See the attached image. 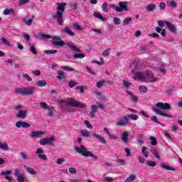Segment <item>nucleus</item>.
Returning a JSON list of instances; mask_svg holds the SVG:
<instances>
[{"instance_id":"nucleus-16","label":"nucleus","mask_w":182,"mask_h":182,"mask_svg":"<svg viewBox=\"0 0 182 182\" xmlns=\"http://www.w3.org/2000/svg\"><path fill=\"white\" fill-rule=\"evenodd\" d=\"M61 32H63L65 35H68L69 36H75V33L69 27H65V28L61 29Z\"/></svg>"},{"instance_id":"nucleus-30","label":"nucleus","mask_w":182,"mask_h":182,"mask_svg":"<svg viewBox=\"0 0 182 182\" xmlns=\"http://www.w3.org/2000/svg\"><path fill=\"white\" fill-rule=\"evenodd\" d=\"M94 16H95V18H97L98 19H100V21H102L103 22H105V21H106V18H105V17H103V16H102V14H100V13L98 12H94Z\"/></svg>"},{"instance_id":"nucleus-52","label":"nucleus","mask_w":182,"mask_h":182,"mask_svg":"<svg viewBox=\"0 0 182 182\" xmlns=\"http://www.w3.org/2000/svg\"><path fill=\"white\" fill-rule=\"evenodd\" d=\"M62 69L66 70L67 72H75V69L69 68L68 66H62Z\"/></svg>"},{"instance_id":"nucleus-1","label":"nucleus","mask_w":182,"mask_h":182,"mask_svg":"<svg viewBox=\"0 0 182 182\" xmlns=\"http://www.w3.org/2000/svg\"><path fill=\"white\" fill-rule=\"evenodd\" d=\"M133 79L134 80H143V82H146V83H153L157 81V78L153 76L151 71L136 72Z\"/></svg>"},{"instance_id":"nucleus-29","label":"nucleus","mask_w":182,"mask_h":182,"mask_svg":"<svg viewBox=\"0 0 182 182\" xmlns=\"http://www.w3.org/2000/svg\"><path fill=\"white\" fill-rule=\"evenodd\" d=\"M126 92L130 96L133 102H137V100H139V98L136 96H134V95L132 92L129 90H127Z\"/></svg>"},{"instance_id":"nucleus-10","label":"nucleus","mask_w":182,"mask_h":182,"mask_svg":"<svg viewBox=\"0 0 182 182\" xmlns=\"http://www.w3.org/2000/svg\"><path fill=\"white\" fill-rule=\"evenodd\" d=\"M43 153H44L43 149L41 148H38L36 150V154H38V159H41V160H44V161H48V156L43 154Z\"/></svg>"},{"instance_id":"nucleus-2","label":"nucleus","mask_w":182,"mask_h":182,"mask_svg":"<svg viewBox=\"0 0 182 182\" xmlns=\"http://www.w3.org/2000/svg\"><path fill=\"white\" fill-rule=\"evenodd\" d=\"M56 5L57 13L54 16V19H56L59 25H63V12L65 11L67 4L65 2L56 3Z\"/></svg>"},{"instance_id":"nucleus-9","label":"nucleus","mask_w":182,"mask_h":182,"mask_svg":"<svg viewBox=\"0 0 182 182\" xmlns=\"http://www.w3.org/2000/svg\"><path fill=\"white\" fill-rule=\"evenodd\" d=\"M55 143V137L52 136L50 138H45L40 141V144L41 146H46L48 144L49 146H53Z\"/></svg>"},{"instance_id":"nucleus-45","label":"nucleus","mask_w":182,"mask_h":182,"mask_svg":"<svg viewBox=\"0 0 182 182\" xmlns=\"http://www.w3.org/2000/svg\"><path fill=\"white\" fill-rule=\"evenodd\" d=\"M78 83L77 82H75V81H73V80H70L69 82H68V86L70 87V88H73L75 87V86H77Z\"/></svg>"},{"instance_id":"nucleus-5","label":"nucleus","mask_w":182,"mask_h":182,"mask_svg":"<svg viewBox=\"0 0 182 182\" xmlns=\"http://www.w3.org/2000/svg\"><path fill=\"white\" fill-rule=\"evenodd\" d=\"M35 90V87H17L15 89L14 92L16 95H21V96H31L33 95V91Z\"/></svg>"},{"instance_id":"nucleus-49","label":"nucleus","mask_w":182,"mask_h":182,"mask_svg":"<svg viewBox=\"0 0 182 182\" xmlns=\"http://www.w3.org/2000/svg\"><path fill=\"white\" fill-rule=\"evenodd\" d=\"M22 37L24 38V39L26 41H27V42H29V41H31V36H29L28 33H22Z\"/></svg>"},{"instance_id":"nucleus-23","label":"nucleus","mask_w":182,"mask_h":182,"mask_svg":"<svg viewBox=\"0 0 182 182\" xmlns=\"http://www.w3.org/2000/svg\"><path fill=\"white\" fill-rule=\"evenodd\" d=\"M161 168H164V170H168L170 171H176V168L173 167L169 166L166 164H161Z\"/></svg>"},{"instance_id":"nucleus-28","label":"nucleus","mask_w":182,"mask_h":182,"mask_svg":"<svg viewBox=\"0 0 182 182\" xmlns=\"http://www.w3.org/2000/svg\"><path fill=\"white\" fill-rule=\"evenodd\" d=\"M46 85H48V82L45 80H40L36 82V85L40 87H43V86H46Z\"/></svg>"},{"instance_id":"nucleus-24","label":"nucleus","mask_w":182,"mask_h":182,"mask_svg":"<svg viewBox=\"0 0 182 182\" xmlns=\"http://www.w3.org/2000/svg\"><path fill=\"white\" fill-rule=\"evenodd\" d=\"M121 139H122V141H124V143H128V141H129V132H123Z\"/></svg>"},{"instance_id":"nucleus-43","label":"nucleus","mask_w":182,"mask_h":182,"mask_svg":"<svg viewBox=\"0 0 182 182\" xmlns=\"http://www.w3.org/2000/svg\"><path fill=\"white\" fill-rule=\"evenodd\" d=\"M105 83V80H100L96 83V86L97 87H98V89H100L102 88V87L104 86Z\"/></svg>"},{"instance_id":"nucleus-54","label":"nucleus","mask_w":182,"mask_h":182,"mask_svg":"<svg viewBox=\"0 0 182 182\" xmlns=\"http://www.w3.org/2000/svg\"><path fill=\"white\" fill-rule=\"evenodd\" d=\"M95 95H96L97 96H99L100 97V100H105V96H103V95L102 94V92H94Z\"/></svg>"},{"instance_id":"nucleus-64","label":"nucleus","mask_w":182,"mask_h":182,"mask_svg":"<svg viewBox=\"0 0 182 182\" xmlns=\"http://www.w3.org/2000/svg\"><path fill=\"white\" fill-rule=\"evenodd\" d=\"M21 159H23V160H28V155H26L25 152H21Z\"/></svg>"},{"instance_id":"nucleus-17","label":"nucleus","mask_w":182,"mask_h":182,"mask_svg":"<svg viewBox=\"0 0 182 182\" xmlns=\"http://www.w3.org/2000/svg\"><path fill=\"white\" fill-rule=\"evenodd\" d=\"M127 123H129V117H125L123 119H121L117 123V126H126V124H127Z\"/></svg>"},{"instance_id":"nucleus-6","label":"nucleus","mask_w":182,"mask_h":182,"mask_svg":"<svg viewBox=\"0 0 182 182\" xmlns=\"http://www.w3.org/2000/svg\"><path fill=\"white\" fill-rule=\"evenodd\" d=\"M119 7H116V5L112 4L111 5V8L113 9H116L117 12H123V11H125V12H127L130 11V9L127 7V1H122L119 2Z\"/></svg>"},{"instance_id":"nucleus-42","label":"nucleus","mask_w":182,"mask_h":182,"mask_svg":"<svg viewBox=\"0 0 182 182\" xmlns=\"http://www.w3.org/2000/svg\"><path fill=\"white\" fill-rule=\"evenodd\" d=\"M146 164L149 166V167H156L157 166V163L152 161H146Z\"/></svg>"},{"instance_id":"nucleus-56","label":"nucleus","mask_w":182,"mask_h":182,"mask_svg":"<svg viewBox=\"0 0 182 182\" xmlns=\"http://www.w3.org/2000/svg\"><path fill=\"white\" fill-rule=\"evenodd\" d=\"M159 8H160L161 11H164L166 9V3L161 2L159 4Z\"/></svg>"},{"instance_id":"nucleus-58","label":"nucleus","mask_w":182,"mask_h":182,"mask_svg":"<svg viewBox=\"0 0 182 182\" xmlns=\"http://www.w3.org/2000/svg\"><path fill=\"white\" fill-rule=\"evenodd\" d=\"M79 7V4L77 3H74L70 4V8H72V9H74L75 11V9H77V8Z\"/></svg>"},{"instance_id":"nucleus-11","label":"nucleus","mask_w":182,"mask_h":182,"mask_svg":"<svg viewBox=\"0 0 182 182\" xmlns=\"http://www.w3.org/2000/svg\"><path fill=\"white\" fill-rule=\"evenodd\" d=\"M14 176L17 178L18 182H25V176L21 174L19 169H16V172Z\"/></svg>"},{"instance_id":"nucleus-57","label":"nucleus","mask_w":182,"mask_h":182,"mask_svg":"<svg viewBox=\"0 0 182 182\" xmlns=\"http://www.w3.org/2000/svg\"><path fill=\"white\" fill-rule=\"evenodd\" d=\"M23 77L26 79L28 82H32V77H31L28 74H23Z\"/></svg>"},{"instance_id":"nucleus-44","label":"nucleus","mask_w":182,"mask_h":182,"mask_svg":"<svg viewBox=\"0 0 182 182\" xmlns=\"http://www.w3.org/2000/svg\"><path fill=\"white\" fill-rule=\"evenodd\" d=\"M151 146H157V139L154 136H150Z\"/></svg>"},{"instance_id":"nucleus-12","label":"nucleus","mask_w":182,"mask_h":182,"mask_svg":"<svg viewBox=\"0 0 182 182\" xmlns=\"http://www.w3.org/2000/svg\"><path fill=\"white\" fill-rule=\"evenodd\" d=\"M152 110L156 114H159V116H163L164 117H168V119H171V115H170L166 112H163V111H161L160 109H159L156 107H152Z\"/></svg>"},{"instance_id":"nucleus-19","label":"nucleus","mask_w":182,"mask_h":182,"mask_svg":"<svg viewBox=\"0 0 182 182\" xmlns=\"http://www.w3.org/2000/svg\"><path fill=\"white\" fill-rule=\"evenodd\" d=\"M92 137H95V139H98L99 141L102 143V144H106V139H105V138L103 136H102V135H99L96 133H93V134H92Z\"/></svg>"},{"instance_id":"nucleus-51","label":"nucleus","mask_w":182,"mask_h":182,"mask_svg":"<svg viewBox=\"0 0 182 182\" xmlns=\"http://www.w3.org/2000/svg\"><path fill=\"white\" fill-rule=\"evenodd\" d=\"M101 8L104 12H109V9L107 8V3H104Z\"/></svg>"},{"instance_id":"nucleus-41","label":"nucleus","mask_w":182,"mask_h":182,"mask_svg":"<svg viewBox=\"0 0 182 182\" xmlns=\"http://www.w3.org/2000/svg\"><path fill=\"white\" fill-rule=\"evenodd\" d=\"M168 6H170V8H177V3H176V1L172 0L168 2Z\"/></svg>"},{"instance_id":"nucleus-14","label":"nucleus","mask_w":182,"mask_h":182,"mask_svg":"<svg viewBox=\"0 0 182 182\" xmlns=\"http://www.w3.org/2000/svg\"><path fill=\"white\" fill-rule=\"evenodd\" d=\"M16 127H18V128L23 127V129H28V127H31V124L26 122L19 121L16 123Z\"/></svg>"},{"instance_id":"nucleus-15","label":"nucleus","mask_w":182,"mask_h":182,"mask_svg":"<svg viewBox=\"0 0 182 182\" xmlns=\"http://www.w3.org/2000/svg\"><path fill=\"white\" fill-rule=\"evenodd\" d=\"M165 23L168 29L170 30L172 33H177V28L174 24L171 23L170 21H166Z\"/></svg>"},{"instance_id":"nucleus-53","label":"nucleus","mask_w":182,"mask_h":182,"mask_svg":"<svg viewBox=\"0 0 182 182\" xmlns=\"http://www.w3.org/2000/svg\"><path fill=\"white\" fill-rule=\"evenodd\" d=\"M121 23H122V21L119 18H117V17L114 18V25H120Z\"/></svg>"},{"instance_id":"nucleus-50","label":"nucleus","mask_w":182,"mask_h":182,"mask_svg":"<svg viewBox=\"0 0 182 182\" xmlns=\"http://www.w3.org/2000/svg\"><path fill=\"white\" fill-rule=\"evenodd\" d=\"M75 90H80V93H85V86L80 85L75 87Z\"/></svg>"},{"instance_id":"nucleus-4","label":"nucleus","mask_w":182,"mask_h":182,"mask_svg":"<svg viewBox=\"0 0 182 182\" xmlns=\"http://www.w3.org/2000/svg\"><path fill=\"white\" fill-rule=\"evenodd\" d=\"M76 153H78V154H82L84 157H92V159H95V160H97L98 157L93 154V153L87 151V149L85 148L84 145H80V147L75 146L74 147Z\"/></svg>"},{"instance_id":"nucleus-21","label":"nucleus","mask_w":182,"mask_h":182,"mask_svg":"<svg viewBox=\"0 0 182 182\" xmlns=\"http://www.w3.org/2000/svg\"><path fill=\"white\" fill-rule=\"evenodd\" d=\"M43 134V132L41 131H33L31 133V137L35 139V137H41V135Z\"/></svg>"},{"instance_id":"nucleus-26","label":"nucleus","mask_w":182,"mask_h":182,"mask_svg":"<svg viewBox=\"0 0 182 182\" xmlns=\"http://www.w3.org/2000/svg\"><path fill=\"white\" fill-rule=\"evenodd\" d=\"M0 149L1 150H5L6 151H8V150H9V146H8V144H6V142L1 143L0 141Z\"/></svg>"},{"instance_id":"nucleus-36","label":"nucleus","mask_w":182,"mask_h":182,"mask_svg":"<svg viewBox=\"0 0 182 182\" xmlns=\"http://www.w3.org/2000/svg\"><path fill=\"white\" fill-rule=\"evenodd\" d=\"M128 119H131V120H138L139 119V115L134 114H130L128 115Z\"/></svg>"},{"instance_id":"nucleus-34","label":"nucleus","mask_w":182,"mask_h":182,"mask_svg":"<svg viewBox=\"0 0 182 182\" xmlns=\"http://www.w3.org/2000/svg\"><path fill=\"white\" fill-rule=\"evenodd\" d=\"M132 21V17H127L123 21V25L124 26H126L127 25L130 24V22Z\"/></svg>"},{"instance_id":"nucleus-18","label":"nucleus","mask_w":182,"mask_h":182,"mask_svg":"<svg viewBox=\"0 0 182 182\" xmlns=\"http://www.w3.org/2000/svg\"><path fill=\"white\" fill-rule=\"evenodd\" d=\"M67 45L71 50H73V52H77L78 53H80V52H82V50H80V49L77 46H73V43H67Z\"/></svg>"},{"instance_id":"nucleus-39","label":"nucleus","mask_w":182,"mask_h":182,"mask_svg":"<svg viewBox=\"0 0 182 182\" xmlns=\"http://www.w3.org/2000/svg\"><path fill=\"white\" fill-rule=\"evenodd\" d=\"M122 85H124L125 89H129L132 86V83L127 82L126 80H122Z\"/></svg>"},{"instance_id":"nucleus-40","label":"nucleus","mask_w":182,"mask_h":182,"mask_svg":"<svg viewBox=\"0 0 182 182\" xmlns=\"http://www.w3.org/2000/svg\"><path fill=\"white\" fill-rule=\"evenodd\" d=\"M74 59H83L85 58V54L83 53H77L73 55Z\"/></svg>"},{"instance_id":"nucleus-20","label":"nucleus","mask_w":182,"mask_h":182,"mask_svg":"<svg viewBox=\"0 0 182 182\" xmlns=\"http://www.w3.org/2000/svg\"><path fill=\"white\" fill-rule=\"evenodd\" d=\"M16 117H18L19 119H26V111L19 109L18 114H16Z\"/></svg>"},{"instance_id":"nucleus-38","label":"nucleus","mask_w":182,"mask_h":182,"mask_svg":"<svg viewBox=\"0 0 182 182\" xmlns=\"http://www.w3.org/2000/svg\"><path fill=\"white\" fill-rule=\"evenodd\" d=\"M136 180V175L131 174L126 180V182H133Z\"/></svg>"},{"instance_id":"nucleus-47","label":"nucleus","mask_w":182,"mask_h":182,"mask_svg":"<svg viewBox=\"0 0 182 182\" xmlns=\"http://www.w3.org/2000/svg\"><path fill=\"white\" fill-rule=\"evenodd\" d=\"M40 106L41 107H42V109H44L45 110H48V109L50 107V106L49 107L46 102H41Z\"/></svg>"},{"instance_id":"nucleus-33","label":"nucleus","mask_w":182,"mask_h":182,"mask_svg":"<svg viewBox=\"0 0 182 182\" xmlns=\"http://www.w3.org/2000/svg\"><path fill=\"white\" fill-rule=\"evenodd\" d=\"M44 53L46 55H53L58 53V50H45Z\"/></svg>"},{"instance_id":"nucleus-62","label":"nucleus","mask_w":182,"mask_h":182,"mask_svg":"<svg viewBox=\"0 0 182 182\" xmlns=\"http://www.w3.org/2000/svg\"><path fill=\"white\" fill-rule=\"evenodd\" d=\"M102 55H103L104 56H109V55H110V48H107V50H105L103 52Z\"/></svg>"},{"instance_id":"nucleus-13","label":"nucleus","mask_w":182,"mask_h":182,"mask_svg":"<svg viewBox=\"0 0 182 182\" xmlns=\"http://www.w3.org/2000/svg\"><path fill=\"white\" fill-rule=\"evenodd\" d=\"M156 107L162 110H170L171 109V106L168 103L158 102Z\"/></svg>"},{"instance_id":"nucleus-46","label":"nucleus","mask_w":182,"mask_h":182,"mask_svg":"<svg viewBox=\"0 0 182 182\" xmlns=\"http://www.w3.org/2000/svg\"><path fill=\"white\" fill-rule=\"evenodd\" d=\"M139 90H141V92H142L143 93H147L148 92V89L146 86L144 85H140L139 87Z\"/></svg>"},{"instance_id":"nucleus-31","label":"nucleus","mask_w":182,"mask_h":182,"mask_svg":"<svg viewBox=\"0 0 182 182\" xmlns=\"http://www.w3.org/2000/svg\"><path fill=\"white\" fill-rule=\"evenodd\" d=\"M0 41H1L0 43H3L6 46H11V43L9 42V41L6 40V38H0Z\"/></svg>"},{"instance_id":"nucleus-48","label":"nucleus","mask_w":182,"mask_h":182,"mask_svg":"<svg viewBox=\"0 0 182 182\" xmlns=\"http://www.w3.org/2000/svg\"><path fill=\"white\" fill-rule=\"evenodd\" d=\"M142 154L145 156V158L147 159L149 157V154L147 153V147L143 146L142 147Z\"/></svg>"},{"instance_id":"nucleus-61","label":"nucleus","mask_w":182,"mask_h":182,"mask_svg":"<svg viewBox=\"0 0 182 182\" xmlns=\"http://www.w3.org/2000/svg\"><path fill=\"white\" fill-rule=\"evenodd\" d=\"M30 50L31 52H32V53H33L34 55H36L38 53V50H36V48H35V46H31L30 48Z\"/></svg>"},{"instance_id":"nucleus-55","label":"nucleus","mask_w":182,"mask_h":182,"mask_svg":"<svg viewBox=\"0 0 182 182\" xmlns=\"http://www.w3.org/2000/svg\"><path fill=\"white\" fill-rule=\"evenodd\" d=\"M48 116H53V107L50 106V107L48 109Z\"/></svg>"},{"instance_id":"nucleus-27","label":"nucleus","mask_w":182,"mask_h":182,"mask_svg":"<svg viewBox=\"0 0 182 182\" xmlns=\"http://www.w3.org/2000/svg\"><path fill=\"white\" fill-rule=\"evenodd\" d=\"M58 75L57 76V79H58V80H62V79H66V76H65V73H63V71L58 70Z\"/></svg>"},{"instance_id":"nucleus-60","label":"nucleus","mask_w":182,"mask_h":182,"mask_svg":"<svg viewBox=\"0 0 182 182\" xmlns=\"http://www.w3.org/2000/svg\"><path fill=\"white\" fill-rule=\"evenodd\" d=\"M125 153L127 154V157H130L132 156V152L130 151V149L125 148Z\"/></svg>"},{"instance_id":"nucleus-8","label":"nucleus","mask_w":182,"mask_h":182,"mask_svg":"<svg viewBox=\"0 0 182 182\" xmlns=\"http://www.w3.org/2000/svg\"><path fill=\"white\" fill-rule=\"evenodd\" d=\"M68 103L70 105V106H73V107H80L81 109H86L87 107L86 104L82 102L76 101L72 98L68 102Z\"/></svg>"},{"instance_id":"nucleus-32","label":"nucleus","mask_w":182,"mask_h":182,"mask_svg":"<svg viewBox=\"0 0 182 182\" xmlns=\"http://www.w3.org/2000/svg\"><path fill=\"white\" fill-rule=\"evenodd\" d=\"M80 133L81 136H82L83 137H89V136H90V133L87 132V129H82L80 131Z\"/></svg>"},{"instance_id":"nucleus-7","label":"nucleus","mask_w":182,"mask_h":182,"mask_svg":"<svg viewBox=\"0 0 182 182\" xmlns=\"http://www.w3.org/2000/svg\"><path fill=\"white\" fill-rule=\"evenodd\" d=\"M99 109H102V110H103V109H105V104L98 103L97 105H91V111L90 112V117L93 119L95 117V114L97 113V110Z\"/></svg>"},{"instance_id":"nucleus-63","label":"nucleus","mask_w":182,"mask_h":182,"mask_svg":"<svg viewBox=\"0 0 182 182\" xmlns=\"http://www.w3.org/2000/svg\"><path fill=\"white\" fill-rule=\"evenodd\" d=\"M29 0H19L18 5H25V4H28Z\"/></svg>"},{"instance_id":"nucleus-22","label":"nucleus","mask_w":182,"mask_h":182,"mask_svg":"<svg viewBox=\"0 0 182 182\" xmlns=\"http://www.w3.org/2000/svg\"><path fill=\"white\" fill-rule=\"evenodd\" d=\"M24 168L26 170V171H28V173H29V174H31L32 176H36V174H38V172H36L33 168H31L26 165L24 166Z\"/></svg>"},{"instance_id":"nucleus-37","label":"nucleus","mask_w":182,"mask_h":182,"mask_svg":"<svg viewBox=\"0 0 182 182\" xmlns=\"http://www.w3.org/2000/svg\"><path fill=\"white\" fill-rule=\"evenodd\" d=\"M151 120H152V122H154V123H157L158 124H161V126H164V127L166 126V124H163V123L159 122V120L157 119V117H156V116H152V117H151Z\"/></svg>"},{"instance_id":"nucleus-25","label":"nucleus","mask_w":182,"mask_h":182,"mask_svg":"<svg viewBox=\"0 0 182 182\" xmlns=\"http://www.w3.org/2000/svg\"><path fill=\"white\" fill-rule=\"evenodd\" d=\"M146 12H153L156 9V4H149L146 8Z\"/></svg>"},{"instance_id":"nucleus-59","label":"nucleus","mask_w":182,"mask_h":182,"mask_svg":"<svg viewBox=\"0 0 182 182\" xmlns=\"http://www.w3.org/2000/svg\"><path fill=\"white\" fill-rule=\"evenodd\" d=\"M84 123L87 126V129H93V127L92 126L90 122H89V121L85 120V121H84Z\"/></svg>"},{"instance_id":"nucleus-35","label":"nucleus","mask_w":182,"mask_h":182,"mask_svg":"<svg viewBox=\"0 0 182 182\" xmlns=\"http://www.w3.org/2000/svg\"><path fill=\"white\" fill-rule=\"evenodd\" d=\"M3 14L4 15H11V14H14V9H6L4 10Z\"/></svg>"},{"instance_id":"nucleus-3","label":"nucleus","mask_w":182,"mask_h":182,"mask_svg":"<svg viewBox=\"0 0 182 182\" xmlns=\"http://www.w3.org/2000/svg\"><path fill=\"white\" fill-rule=\"evenodd\" d=\"M39 39L43 41H46V39H53V43L56 46H64L65 41H62V38L60 36H51L48 34H43L41 33L39 35Z\"/></svg>"}]
</instances>
